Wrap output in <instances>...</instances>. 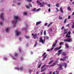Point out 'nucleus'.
Segmentation results:
<instances>
[{
    "mask_svg": "<svg viewBox=\"0 0 74 74\" xmlns=\"http://www.w3.org/2000/svg\"><path fill=\"white\" fill-rule=\"evenodd\" d=\"M69 57L68 56H66L64 57L63 58H61L60 59V60L61 61H64L66 60V59H68V57Z\"/></svg>",
    "mask_w": 74,
    "mask_h": 74,
    "instance_id": "nucleus-5",
    "label": "nucleus"
},
{
    "mask_svg": "<svg viewBox=\"0 0 74 74\" xmlns=\"http://www.w3.org/2000/svg\"><path fill=\"white\" fill-rule=\"evenodd\" d=\"M57 64L56 62H53V64H52L50 66V67H53V66H54L55 65H56Z\"/></svg>",
    "mask_w": 74,
    "mask_h": 74,
    "instance_id": "nucleus-12",
    "label": "nucleus"
},
{
    "mask_svg": "<svg viewBox=\"0 0 74 74\" xmlns=\"http://www.w3.org/2000/svg\"><path fill=\"white\" fill-rule=\"evenodd\" d=\"M64 67L66 68L67 67V63H64Z\"/></svg>",
    "mask_w": 74,
    "mask_h": 74,
    "instance_id": "nucleus-26",
    "label": "nucleus"
},
{
    "mask_svg": "<svg viewBox=\"0 0 74 74\" xmlns=\"http://www.w3.org/2000/svg\"><path fill=\"white\" fill-rule=\"evenodd\" d=\"M60 53H58V56H59V55H60Z\"/></svg>",
    "mask_w": 74,
    "mask_h": 74,
    "instance_id": "nucleus-54",
    "label": "nucleus"
},
{
    "mask_svg": "<svg viewBox=\"0 0 74 74\" xmlns=\"http://www.w3.org/2000/svg\"><path fill=\"white\" fill-rule=\"evenodd\" d=\"M65 46L66 48H69V45L68 44H65Z\"/></svg>",
    "mask_w": 74,
    "mask_h": 74,
    "instance_id": "nucleus-20",
    "label": "nucleus"
},
{
    "mask_svg": "<svg viewBox=\"0 0 74 74\" xmlns=\"http://www.w3.org/2000/svg\"><path fill=\"white\" fill-rule=\"evenodd\" d=\"M37 36H38V34H37L36 33L34 34V36H33L34 38V39H36V38H38V37Z\"/></svg>",
    "mask_w": 74,
    "mask_h": 74,
    "instance_id": "nucleus-6",
    "label": "nucleus"
},
{
    "mask_svg": "<svg viewBox=\"0 0 74 74\" xmlns=\"http://www.w3.org/2000/svg\"><path fill=\"white\" fill-rule=\"evenodd\" d=\"M59 3H57L56 4V6L57 7H59Z\"/></svg>",
    "mask_w": 74,
    "mask_h": 74,
    "instance_id": "nucleus-31",
    "label": "nucleus"
},
{
    "mask_svg": "<svg viewBox=\"0 0 74 74\" xmlns=\"http://www.w3.org/2000/svg\"><path fill=\"white\" fill-rule=\"evenodd\" d=\"M57 11V12H58L59 11V10H58V8H56Z\"/></svg>",
    "mask_w": 74,
    "mask_h": 74,
    "instance_id": "nucleus-42",
    "label": "nucleus"
},
{
    "mask_svg": "<svg viewBox=\"0 0 74 74\" xmlns=\"http://www.w3.org/2000/svg\"><path fill=\"white\" fill-rule=\"evenodd\" d=\"M44 70L43 69H42L41 71V72H42V71H44Z\"/></svg>",
    "mask_w": 74,
    "mask_h": 74,
    "instance_id": "nucleus-60",
    "label": "nucleus"
},
{
    "mask_svg": "<svg viewBox=\"0 0 74 74\" xmlns=\"http://www.w3.org/2000/svg\"><path fill=\"white\" fill-rule=\"evenodd\" d=\"M14 21L12 22V23L13 24H16L17 22V21H18V16H14Z\"/></svg>",
    "mask_w": 74,
    "mask_h": 74,
    "instance_id": "nucleus-2",
    "label": "nucleus"
},
{
    "mask_svg": "<svg viewBox=\"0 0 74 74\" xmlns=\"http://www.w3.org/2000/svg\"><path fill=\"white\" fill-rule=\"evenodd\" d=\"M43 32V30H42L40 31V34L41 35H42V32Z\"/></svg>",
    "mask_w": 74,
    "mask_h": 74,
    "instance_id": "nucleus-34",
    "label": "nucleus"
},
{
    "mask_svg": "<svg viewBox=\"0 0 74 74\" xmlns=\"http://www.w3.org/2000/svg\"><path fill=\"white\" fill-rule=\"evenodd\" d=\"M53 23V22H52L51 23H50L47 26V27H49Z\"/></svg>",
    "mask_w": 74,
    "mask_h": 74,
    "instance_id": "nucleus-17",
    "label": "nucleus"
},
{
    "mask_svg": "<svg viewBox=\"0 0 74 74\" xmlns=\"http://www.w3.org/2000/svg\"><path fill=\"white\" fill-rule=\"evenodd\" d=\"M15 32L16 33V36H18L19 35V32L17 30L15 31Z\"/></svg>",
    "mask_w": 74,
    "mask_h": 74,
    "instance_id": "nucleus-10",
    "label": "nucleus"
},
{
    "mask_svg": "<svg viewBox=\"0 0 74 74\" xmlns=\"http://www.w3.org/2000/svg\"><path fill=\"white\" fill-rule=\"evenodd\" d=\"M57 66H58L59 67L58 68V70H61L62 69V66H63V65H62L61 64H57Z\"/></svg>",
    "mask_w": 74,
    "mask_h": 74,
    "instance_id": "nucleus-4",
    "label": "nucleus"
},
{
    "mask_svg": "<svg viewBox=\"0 0 74 74\" xmlns=\"http://www.w3.org/2000/svg\"><path fill=\"white\" fill-rule=\"evenodd\" d=\"M32 11H36V8H34L33 10H32Z\"/></svg>",
    "mask_w": 74,
    "mask_h": 74,
    "instance_id": "nucleus-30",
    "label": "nucleus"
},
{
    "mask_svg": "<svg viewBox=\"0 0 74 74\" xmlns=\"http://www.w3.org/2000/svg\"><path fill=\"white\" fill-rule=\"evenodd\" d=\"M25 7L27 8V9H29V7L27 5H26Z\"/></svg>",
    "mask_w": 74,
    "mask_h": 74,
    "instance_id": "nucleus-36",
    "label": "nucleus"
},
{
    "mask_svg": "<svg viewBox=\"0 0 74 74\" xmlns=\"http://www.w3.org/2000/svg\"><path fill=\"white\" fill-rule=\"evenodd\" d=\"M57 41H58V40H56L55 44H57Z\"/></svg>",
    "mask_w": 74,
    "mask_h": 74,
    "instance_id": "nucleus-58",
    "label": "nucleus"
},
{
    "mask_svg": "<svg viewBox=\"0 0 74 74\" xmlns=\"http://www.w3.org/2000/svg\"><path fill=\"white\" fill-rule=\"evenodd\" d=\"M71 18V16H68V19H70Z\"/></svg>",
    "mask_w": 74,
    "mask_h": 74,
    "instance_id": "nucleus-47",
    "label": "nucleus"
},
{
    "mask_svg": "<svg viewBox=\"0 0 74 74\" xmlns=\"http://www.w3.org/2000/svg\"><path fill=\"white\" fill-rule=\"evenodd\" d=\"M4 15V14L3 13H1L0 16V18L2 19V20H4V18L3 17V15Z\"/></svg>",
    "mask_w": 74,
    "mask_h": 74,
    "instance_id": "nucleus-8",
    "label": "nucleus"
},
{
    "mask_svg": "<svg viewBox=\"0 0 74 74\" xmlns=\"http://www.w3.org/2000/svg\"><path fill=\"white\" fill-rule=\"evenodd\" d=\"M71 34V32L69 31L68 32V33L66 35L65 37H67L68 38L67 39H64V42H72L73 40L72 38H70L71 37V36L70 35V34Z\"/></svg>",
    "mask_w": 74,
    "mask_h": 74,
    "instance_id": "nucleus-1",
    "label": "nucleus"
},
{
    "mask_svg": "<svg viewBox=\"0 0 74 74\" xmlns=\"http://www.w3.org/2000/svg\"><path fill=\"white\" fill-rule=\"evenodd\" d=\"M64 26L62 27L61 28V30H63V29H64Z\"/></svg>",
    "mask_w": 74,
    "mask_h": 74,
    "instance_id": "nucleus-51",
    "label": "nucleus"
},
{
    "mask_svg": "<svg viewBox=\"0 0 74 74\" xmlns=\"http://www.w3.org/2000/svg\"><path fill=\"white\" fill-rule=\"evenodd\" d=\"M27 2H31L32 1V0H25Z\"/></svg>",
    "mask_w": 74,
    "mask_h": 74,
    "instance_id": "nucleus-27",
    "label": "nucleus"
},
{
    "mask_svg": "<svg viewBox=\"0 0 74 74\" xmlns=\"http://www.w3.org/2000/svg\"><path fill=\"white\" fill-rule=\"evenodd\" d=\"M19 40H20V41H21V40H22V38H19Z\"/></svg>",
    "mask_w": 74,
    "mask_h": 74,
    "instance_id": "nucleus-39",
    "label": "nucleus"
},
{
    "mask_svg": "<svg viewBox=\"0 0 74 74\" xmlns=\"http://www.w3.org/2000/svg\"><path fill=\"white\" fill-rule=\"evenodd\" d=\"M46 38L48 40V39H49V38H48V36H46Z\"/></svg>",
    "mask_w": 74,
    "mask_h": 74,
    "instance_id": "nucleus-49",
    "label": "nucleus"
},
{
    "mask_svg": "<svg viewBox=\"0 0 74 74\" xmlns=\"http://www.w3.org/2000/svg\"><path fill=\"white\" fill-rule=\"evenodd\" d=\"M0 25H1V26H2V22H0Z\"/></svg>",
    "mask_w": 74,
    "mask_h": 74,
    "instance_id": "nucleus-53",
    "label": "nucleus"
},
{
    "mask_svg": "<svg viewBox=\"0 0 74 74\" xmlns=\"http://www.w3.org/2000/svg\"><path fill=\"white\" fill-rule=\"evenodd\" d=\"M41 64H39V65L38 68H40V67H41Z\"/></svg>",
    "mask_w": 74,
    "mask_h": 74,
    "instance_id": "nucleus-45",
    "label": "nucleus"
},
{
    "mask_svg": "<svg viewBox=\"0 0 74 74\" xmlns=\"http://www.w3.org/2000/svg\"><path fill=\"white\" fill-rule=\"evenodd\" d=\"M16 70H19V68H16Z\"/></svg>",
    "mask_w": 74,
    "mask_h": 74,
    "instance_id": "nucleus-61",
    "label": "nucleus"
},
{
    "mask_svg": "<svg viewBox=\"0 0 74 74\" xmlns=\"http://www.w3.org/2000/svg\"><path fill=\"white\" fill-rule=\"evenodd\" d=\"M19 52H20V53H23V51H22V49H20L19 50Z\"/></svg>",
    "mask_w": 74,
    "mask_h": 74,
    "instance_id": "nucleus-22",
    "label": "nucleus"
},
{
    "mask_svg": "<svg viewBox=\"0 0 74 74\" xmlns=\"http://www.w3.org/2000/svg\"><path fill=\"white\" fill-rule=\"evenodd\" d=\"M44 35H46V31L45 30L44 31Z\"/></svg>",
    "mask_w": 74,
    "mask_h": 74,
    "instance_id": "nucleus-37",
    "label": "nucleus"
},
{
    "mask_svg": "<svg viewBox=\"0 0 74 74\" xmlns=\"http://www.w3.org/2000/svg\"><path fill=\"white\" fill-rule=\"evenodd\" d=\"M59 49L58 47H56V48H55L54 49V50L55 51H57Z\"/></svg>",
    "mask_w": 74,
    "mask_h": 74,
    "instance_id": "nucleus-25",
    "label": "nucleus"
},
{
    "mask_svg": "<svg viewBox=\"0 0 74 74\" xmlns=\"http://www.w3.org/2000/svg\"><path fill=\"white\" fill-rule=\"evenodd\" d=\"M15 57L14 56H12V58L14 59H15L16 58H17V56H18V54L16 53H15L14 54Z\"/></svg>",
    "mask_w": 74,
    "mask_h": 74,
    "instance_id": "nucleus-7",
    "label": "nucleus"
},
{
    "mask_svg": "<svg viewBox=\"0 0 74 74\" xmlns=\"http://www.w3.org/2000/svg\"><path fill=\"white\" fill-rule=\"evenodd\" d=\"M67 10L68 11H71V8H70V6H68V7Z\"/></svg>",
    "mask_w": 74,
    "mask_h": 74,
    "instance_id": "nucleus-14",
    "label": "nucleus"
},
{
    "mask_svg": "<svg viewBox=\"0 0 74 74\" xmlns=\"http://www.w3.org/2000/svg\"><path fill=\"white\" fill-rule=\"evenodd\" d=\"M46 55V53H44L42 55V56H44L45 55Z\"/></svg>",
    "mask_w": 74,
    "mask_h": 74,
    "instance_id": "nucleus-43",
    "label": "nucleus"
},
{
    "mask_svg": "<svg viewBox=\"0 0 74 74\" xmlns=\"http://www.w3.org/2000/svg\"><path fill=\"white\" fill-rule=\"evenodd\" d=\"M47 25H48V23H46L45 24V26H47Z\"/></svg>",
    "mask_w": 74,
    "mask_h": 74,
    "instance_id": "nucleus-40",
    "label": "nucleus"
},
{
    "mask_svg": "<svg viewBox=\"0 0 74 74\" xmlns=\"http://www.w3.org/2000/svg\"><path fill=\"white\" fill-rule=\"evenodd\" d=\"M39 41L40 42H41V43H42V44L44 43V42H43V40H42V38H40Z\"/></svg>",
    "mask_w": 74,
    "mask_h": 74,
    "instance_id": "nucleus-9",
    "label": "nucleus"
},
{
    "mask_svg": "<svg viewBox=\"0 0 74 74\" xmlns=\"http://www.w3.org/2000/svg\"><path fill=\"white\" fill-rule=\"evenodd\" d=\"M41 22H42L41 21H38L36 22V25H40V23H41Z\"/></svg>",
    "mask_w": 74,
    "mask_h": 74,
    "instance_id": "nucleus-13",
    "label": "nucleus"
},
{
    "mask_svg": "<svg viewBox=\"0 0 74 74\" xmlns=\"http://www.w3.org/2000/svg\"><path fill=\"white\" fill-rule=\"evenodd\" d=\"M45 66H46V64H44L41 68V70H42V69L43 68H44V67H45Z\"/></svg>",
    "mask_w": 74,
    "mask_h": 74,
    "instance_id": "nucleus-18",
    "label": "nucleus"
},
{
    "mask_svg": "<svg viewBox=\"0 0 74 74\" xmlns=\"http://www.w3.org/2000/svg\"><path fill=\"white\" fill-rule=\"evenodd\" d=\"M47 55H46L44 56V58H43V59H45L46 58V57H47Z\"/></svg>",
    "mask_w": 74,
    "mask_h": 74,
    "instance_id": "nucleus-41",
    "label": "nucleus"
},
{
    "mask_svg": "<svg viewBox=\"0 0 74 74\" xmlns=\"http://www.w3.org/2000/svg\"><path fill=\"white\" fill-rule=\"evenodd\" d=\"M9 30V29L8 28H7L5 29V31L6 33H8V31Z\"/></svg>",
    "mask_w": 74,
    "mask_h": 74,
    "instance_id": "nucleus-16",
    "label": "nucleus"
},
{
    "mask_svg": "<svg viewBox=\"0 0 74 74\" xmlns=\"http://www.w3.org/2000/svg\"><path fill=\"white\" fill-rule=\"evenodd\" d=\"M63 44H64V42H60L59 43V45H63Z\"/></svg>",
    "mask_w": 74,
    "mask_h": 74,
    "instance_id": "nucleus-24",
    "label": "nucleus"
},
{
    "mask_svg": "<svg viewBox=\"0 0 74 74\" xmlns=\"http://www.w3.org/2000/svg\"><path fill=\"white\" fill-rule=\"evenodd\" d=\"M72 28H74V25H73L72 26Z\"/></svg>",
    "mask_w": 74,
    "mask_h": 74,
    "instance_id": "nucleus-62",
    "label": "nucleus"
},
{
    "mask_svg": "<svg viewBox=\"0 0 74 74\" xmlns=\"http://www.w3.org/2000/svg\"><path fill=\"white\" fill-rule=\"evenodd\" d=\"M62 55L63 56H66V53L65 52H63L62 53Z\"/></svg>",
    "mask_w": 74,
    "mask_h": 74,
    "instance_id": "nucleus-15",
    "label": "nucleus"
},
{
    "mask_svg": "<svg viewBox=\"0 0 74 74\" xmlns=\"http://www.w3.org/2000/svg\"><path fill=\"white\" fill-rule=\"evenodd\" d=\"M73 5H74V2H73L72 3Z\"/></svg>",
    "mask_w": 74,
    "mask_h": 74,
    "instance_id": "nucleus-64",
    "label": "nucleus"
},
{
    "mask_svg": "<svg viewBox=\"0 0 74 74\" xmlns=\"http://www.w3.org/2000/svg\"><path fill=\"white\" fill-rule=\"evenodd\" d=\"M62 48V47L61 46H60L59 47V48H58V49H60V48Z\"/></svg>",
    "mask_w": 74,
    "mask_h": 74,
    "instance_id": "nucleus-55",
    "label": "nucleus"
},
{
    "mask_svg": "<svg viewBox=\"0 0 74 74\" xmlns=\"http://www.w3.org/2000/svg\"><path fill=\"white\" fill-rule=\"evenodd\" d=\"M53 62V60H52L50 62H49L48 63V64H51V63H52Z\"/></svg>",
    "mask_w": 74,
    "mask_h": 74,
    "instance_id": "nucleus-21",
    "label": "nucleus"
},
{
    "mask_svg": "<svg viewBox=\"0 0 74 74\" xmlns=\"http://www.w3.org/2000/svg\"><path fill=\"white\" fill-rule=\"evenodd\" d=\"M66 21H67V18L65 19L64 21V23H66Z\"/></svg>",
    "mask_w": 74,
    "mask_h": 74,
    "instance_id": "nucleus-29",
    "label": "nucleus"
},
{
    "mask_svg": "<svg viewBox=\"0 0 74 74\" xmlns=\"http://www.w3.org/2000/svg\"><path fill=\"white\" fill-rule=\"evenodd\" d=\"M29 5H30V7H32V4L31 3H29Z\"/></svg>",
    "mask_w": 74,
    "mask_h": 74,
    "instance_id": "nucleus-56",
    "label": "nucleus"
},
{
    "mask_svg": "<svg viewBox=\"0 0 74 74\" xmlns=\"http://www.w3.org/2000/svg\"><path fill=\"white\" fill-rule=\"evenodd\" d=\"M23 15H27V12H24L23 13Z\"/></svg>",
    "mask_w": 74,
    "mask_h": 74,
    "instance_id": "nucleus-35",
    "label": "nucleus"
},
{
    "mask_svg": "<svg viewBox=\"0 0 74 74\" xmlns=\"http://www.w3.org/2000/svg\"><path fill=\"white\" fill-rule=\"evenodd\" d=\"M45 36H44V40H43V42H44H44H45Z\"/></svg>",
    "mask_w": 74,
    "mask_h": 74,
    "instance_id": "nucleus-38",
    "label": "nucleus"
},
{
    "mask_svg": "<svg viewBox=\"0 0 74 74\" xmlns=\"http://www.w3.org/2000/svg\"><path fill=\"white\" fill-rule=\"evenodd\" d=\"M60 9L61 12H62V13H63L64 12L63 11V8H62V7H61Z\"/></svg>",
    "mask_w": 74,
    "mask_h": 74,
    "instance_id": "nucleus-11",
    "label": "nucleus"
},
{
    "mask_svg": "<svg viewBox=\"0 0 74 74\" xmlns=\"http://www.w3.org/2000/svg\"><path fill=\"white\" fill-rule=\"evenodd\" d=\"M37 41H36V43L34 45V47H36V45H37Z\"/></svg>",
    "mask_w": 74,
    "mask_h": 74,
    "instance_id": "nucleus-23",
    "label": "nucleus"
},
{
    "mask_svg": "<svg viewBox=\"0 0 74 74\" xmlns=\"http://www.w3.org/2000/svg\"><path fill=\"white\" fill-rule=\"evenodd\" d=\"M49 12H51V9L50 8L49 9Z\"/></svg>",
    "mask_w": 74,
    "mask_h": 74,
    "instance_id": "nucleus-57",
    "label": "nucleus"
},
{
    "mask_svg": "<svg viewBox=\"0 0 74 74\" xmlns=\"http://www.w3.org/2000/svg\"><path fill=\"white\" fill-rule=\"evenodd\" d=\"M20 59H21V60H23V57H21Z\"/></svg>",
    "mask_w": 74,
    "mask_h": 74,
    "instance_id": "nucleus-50",
    "label": "nucleus"
},
{
    "mask_svg": "<svg viewBox=\"0 0 74 74\" xmlns=\"http://www.w3.org/2000/svg\"><path fill=\"white\" fill-rule=\"evenodd\" d=\"M49 74H52V72H50L49 73Z\"/></svg>",
    "mask_w": 74,
    "mask_h": 74,
    "instance_id": "nucleus-63",
    "label": "nucleus"
},
{
    "mask_svg": "<svg viewBox=\"0 0 74 74\" xmlns=\"http://www.w3.org/2000/svg\"><path fill=\"white\" fill-rule=\"evenodd\" d=\"M56 73H57L56 74H59V72L58 71H56Z\"/></svg>",
    "mask_w": 74,
    "mask_h": 74,
    "instance_id": "nucleus-52",
    "label": "nucleus"
},
{
    "mask_svg": "<svg viewBox=\"0 0 74 74\" xmlns=\"http://www.w3.org/2000/svg\"><path fill=\"white\" fill-rule=\"evenodd\" d=\"M64 33H65V34H67V31L66 32V31H65L64 32Z\"/></svg>",
    "mask_w": 74,
    "mask_h": 74,
    "instance_id": "nucleus-59",
    "label": "nucleus"
},
{
    "mask_svg": "<svg viewBox=\"0 0 74 74\" xmlns=\"http://www.w3.org/2000/svg\"><path fill=\"white\" fill-rule=\"evenodd\" d=\"M36 3H37L38 5H40L41 7H44V5H45V2H43L42 3H40V2L39 1H37Z\"/></svg>",
    "mask_w": 74,
    "mask_h": 74,
    "instance_id": "nucleus-3",
    "label": "nucleus"
},
{
    "mask_svg": "<svg viewBox=\"0 0 74 74\" xmlns=\"http://www.w3.org/2000/svg\"><path fill=\"white\" fill-rule=\"evenodd\" d=\"M56 43H54L52 45V47H56Z\"/></svg>",
    "mask_w": 74,
    "mask_h": 74,
    "instance_id": "nucleus-33",
    "label": "nucleus"
},
{
    "mask_svg": "<svg viewBox=\"0 0 74 74\" xmlns=\"http://www.w3.org/2000/svg\"><path fill=\"white\" fill-rule=\"evenodd\" d=\"M40 10H41V9L40 8L38 9L37 10H36V12L39 11H40Z\"/></svg>",
    "mask_w": 74,
    "mask_h": 74,
    "instance_id": "nucleus-32",
    "label": "nucleus"
},
{
    "mask_svg": "<svg viewBox=\"0 0 74 74\" xmlns=\"http://www.w3.org/2000/svg\"><path fill=\"white\" fill-rule=\"evenodd\" d=\"M25 38H27V39L29 38V36H25Z\"/></svg>",
    "mask_w": 74,
    "mask_h": 74,
    "instance_id": "nucleus-46",
    "label": "nucleus"
},
{
    "mask_svg": "<svg viewBox=\"0 0 74 74\" xmlns=\"http://www.w3.org/2000/svg\"><path fill=\"white\" fill-rule=\"evenodd\" d=\"M58 18H59V19H60V20H62L63 19V18L62 17L60 16L58 17Z\"/></svg>",
    "mask_w": 74,
    "mask_h": 74,
    "instance_id": "nucleus-19",
    "label": "nucleus"
},
{
    "mask_svg": "<svg viewBox=\"0 0 74 74\" xmlns=\"http://www.w3.org/2000/svg\"><path fill=\"white\" fill-rule=\"evenodd\" d=\"M23 69H24V68H23L21 67L20 68V70H23Z\"/></svg>",
    "mask_w": 74,
    "mask_h": 74,
    "instance_id": "nucleus-44",
    "label": "nucleus"
},
{
    "mask_svg": "<svg viewBox=\"0 0 74 74\" xmlns=\"http://www.w3.org/2000/svg\"><path fill=\"white\" fill-rule=\"evenodd\" d=\"M32 71V70L30 69L29 70V73H31Z\"/></svg>",
    "mask_w": 74,
    "mask_h": 74,
    "instance_id": "nucleus-48",
    "label": "nucleus"
},
{
    "mask_svg": "<svg viewBox=\"0 0 74 74\" xmlns=\"http://www.w3.org/2000/svg\"><path fill=\"white\" fill-rule=\"evenodd\" d=\"M62 51V50H60L58 51V53H61Z\"/></svg>",
    "mask_w": 74,
    "mask_h": 74,
    "instance_id": "nucleus-28",
    "label": "nucleus"
}]
</instances>
